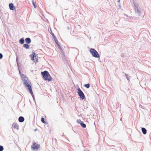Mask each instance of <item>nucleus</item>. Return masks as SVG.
Masks as SVG:
<instances>
[{
	"mask_svg": "<svg viewBox=\"0 0 151 151\" xmlns=\"http://www.w3.org/2000/svg\"><path fill=\"white\" fill-rule=\"evenodd\" d=\"M54 38L55 41H56V40H57V39L55 37H54Z\"/></svg>",
	"mask_w": 151,
	"mask_h": 151,
	"instance_id": "26",
	"label": "nucleus"
},
{
	"mask_svg": "<svg viewBox=\"0 0 151 151\" xmlns=\"http://www.w3.org/2000/svg\"><path fill=\"white\" fill-rule=\"evenodd\" d=\"M80 125L83 128H85L86 127V126L85 124L83 123V122H81L80 124Z\"/></svg>",
	"mask_w": 151,
	"mask_h": 151,
	"instance_id": "14",
	"label": "nucleus"
},
{
	"mask_svg": "<svg viewBox=\"0 0 151 151\" xmlns=\"http://www.w3.org/2000/svg\"><path fill=\"white\" fill-rule=\"evenodd\" d=\"M118 6H119V7L120 8L121 7V6L120 4L118 5Z\"/></svg>",
	"mask_w": 151,
	"mask_h": 151,
	"instance_id": "27",
	"label": "nucleus"
},
{
	"mask_svg": "<svg viewBox=\"0 0 151 151\" xmlns=\"http://www.w3.org/2000/svg\"><path fill=\"white\" fill-rule=\"evenodd\" d=\"M40 146L39 144H36V143H33L32 145L31 146V147L33 149V150L37 149Z\"/></svg>",
	"mask_w": 151,
	"mask_h": 151,
	"instance_id": "6",
	"label": "nucleus"
},
{
	"mask_svg": "<svg viewBox=\"0 0 151 151\" xmlns=\"http://www.w3.org/2000/svg\"><path fill=\"white\" fill-rule=\"evenodd\" d=\"M16 61L17 62V66H18L19 69V65H18V58L17 57L16 58Z\"/></svg>",
	"mask_w": 151,
	"mask_h": 151,
	"instance_id": "24",
	"label": "nucleus"
},
{
	"mask_svg": "<svg viewBox=\"0 0 151 151\" xmlns=\"http://www.w3.org/2000/svg\"><path fill=\"white\" fill-rule=\"evenodd\" d=\"M35 54L34 53L33 54H32L31 55V59L32 60H34V57L35 56Z\"/></svg>",
	"mask_w": 151,
	"mask_h": 151,
	"instance_id": "16",
	"label": "nucleus"
},
{
	"mask_svg": "<svg viewBox=\"0 0 151 151\" xmlns=\"http://www.w3.org/2000/svg\"><path fill=\"white\" fill-rule=\"evenodd\" d=\"M41 121L43 123H45V119L44 118H41Z\"/></svg>",
	"mask_w": 151,
	"mask_h": 151,
	"instance_id": "22",
	"label": "nucleus"
},
{
	"mask_svg": "<svg viewBox=\"0 0 151 151\" xmlns=\"http://www.w3.org/2000/svg\"><path fill=\"white\" fill-rule=\"evenodd\" d=\"M90 84L89 83H88L87 84L84 85V86L86 87L87 88H88L90 87Z\"/></svg>",
	"mask_w": 151,
	"mask_h": 151,
	"instance_id": "18",
	"label": "nucleus"
},
{
	"mask_svg": "<svg viewBox=\"0 0 151 151\" xmlns=\"http://www.w3.org/2000/svg\"><path fill=\"white\" fill-rule=\"evenodd\" d=\"M125 75L127 79V80H128V81H129V76H128V74H127L126 73H125Z\"/></svg>",
	"mask_w": 151,
	"mask_h": 151,
	"instance_id": "17",
	"label": "nucleus"
},
{
	"mask_svg": "<svg viewBox=\"0 0 151 151\" xmlns=\"http://www.w3.org/2000/svg\"><path fill=\"white\" fill-rule=\"evenodd\" d=\"M32 4L33 5V6H34V8H36V3L34 1V0H32Z\"/></svg>",
	"mask_w": 151,
	"mask_h": 151,
	"instance_id": "15",
	"label": "nucleus"
},
{
	"mask_svg": "<svg viewBox=\"0 0 151 151\" xmlns=\"http://www.w3.org/2000/svg\"><path fill=\"white\" fill-rule=\"evenodd\" d=\"M52 35L53 36H54V35L53 34Z\"/></svg>",
	"mask_w": 151,
	"mask_h": 151,
	"instance_id": "29",
	"label": "nucleus"
},
{
	"mask_svg": "<svg viewBox=\"0 0 151 151\" xmlns=\"http://www.w3.org/2000/svg\"><path fill=\"white\" fill-rule=\"evenodd\" d=\"M77 122L78 124H80L81 123V122H82L80 119H78L77 120Z\"/></svg>",
	"mask_w": 151,
	"mask_h": 151,
	"instance_id": "20",
	"label": "nucleus"
},
{
	"mask_svg": "<svg viewBox=\"0 0 151 151\" xmlns=\"http://www.w3.org/2000/svg\"><path fill=\"white\" fill-rule=\"evenodd\" d=\"M12 126L14 128L16 129L17 130L19 129V126L17 123H14L13 124Z\"/></svg>",
	"mask_w": 151,
	"mask_h": 151,
	"instance_id": "8",
	"label": "nucleus"
},
{
	"mask_svg": "<svg viewBox=\"0 0 151 151\" xmlns=\"http://www.w3.org/2000/svg\"><path fill=\"white\" fill-rule=\"evenodd\" d=\"M23 47L26 49H28L29 47V46L28 44H24L23 45Z\"/></svg>",
	"mask_w": 151,
	"mask_h": 151,
	"instance_id": "12",
	"label": "nucleus"
},
{
	"mask_svg": "<svg viewBox=\"0 0 151 151\" xmlns=\"http://www.w3.org/2000/svg\"><path fill=\"white\" fill-rule=\"evenodd\" d=\"M3 149V146L0 145V151H2Z\"/></svg>",
	"mask_w": 151,
	"mask_h": 151,
	"instance_id": "21",
	"label": "nucleus"
},
{
	"mask_svg": "<svg viewBox=\"0 0 151 151\" xmlns=\"http://www.w3.org/2000/svg\"><path fill=\"white\" fill-rule=\"evenodd\" d=\"M133 8L135 13L137 14L138 15L140 16L141 12L138 4L137 3H134Z\"/></svg>",
	"mask_w": 151,
	"mask_h": 151,
	"instance_id": "3",
	"label": "nucleus"
},
{
	"mask_svg": "<svg viewBox=\"0 0 151 151\" xmlns=\"http://www.w3.org/2000/svg\"><path fill=\"white\" fill-rule=\"evenodd\" d=\"M90 52L92 54L93 56L95 58H99V55L97 52L93 48H91L90 50Z\"/></svg>",
	"mask_w": 151,
	"mask_h": 151,
	"instance_id": "4",
	"label": "nucleus"
},
{
	"mask_svg": "<svg viewBox=\"0 0 151 151\" xmlns=\"http://www.w3.org/2000/svg\"><path fill=\"white\" fill-rule=\"evenodd\" d=\"M78 93L80 98L82 99H83L85 98V95L81 90L78 88Z\"/></svg>",
	"mask_w": 151,
	"mask_h": 151,
	"instance_id": "5",
	"label": "nucleus"
},
{
	"mask_svg": "<svg viewBox=\"0 0 151 151\" xmlns=\"http://www.w3.org/2000/svg\"><path fill=\"white\" fill-rule=\"evenodd\" d=\"M124 17H127L126 19H129V17H128V16L126 14H124Z\"/></svg>",
	"mask_w": 151,
	"mask_h": 151,
	"instance_id": "23",
	"label": "nucleus"
},
{
	"mask_svg": "<svg viewBox=\"0 0 151 151\" xmlns=\"http://www.w3.org/2000/svg\"><path fill=\"white\" fill-rule=\"evenodd\" d=\"M26 43L27 44H29L31 42V40L29 38H26L25 39Z\"/></svg>",
	"mask_w": 151,
	"mask_h": 151,
	"instance_id": "9",
	"label": "nucleus"
},
{
	"mask_svg": "<svg viewBox=\"0 0 151 151\" xmlns=\"http://www.w3.org/2000/svg\"><path fill=\"white\" fill-rule=\"evenodd\" d=\"M24 42V40L23 38L19 40V42L21 44H23Z\"/></svg>",
	"mask_w": 151,
	"mask_h": 151,
	"instance_id": "13",
	"label": "nucleus"
},
{
	"mask_svg": "<svg viewBox=\"0 0 151 151\" xmlns=\"http://www.w3.org/2000/svg\"><path fill=\"white\" fill-rule=\"evenodd\" d=\"M120 0H119L118 1V3H120Z\"/></svg>",
	"mask_w": 151,
	"mask_h": 151,
	"instance_id": "28",
	"label": "nucleus"
},
{
	"mask_svg": "<svg viewBox=\"0 0 151 151\" xmlns=\"http://www.w3.org/2000/svg\"><path fill=\"white\" fill-rule=\"evenodd\" d=\"M18 120L19 122H22L24 121V119L23 117L20 116L19 117Z\"/></svg>",
	"mask_w": 151,
	"mask_h": 151,
	"instance_id": "10",
	"label": "nucleus"
},
{
	"mask_svg": "<svg viewBox=\"0 0 151 151\" xmlns=\"http://www.w3.org/2000/svg\"><path fill=\"white\" fill-rule=\"evenodd\" d=\"M3 57V55L2 54L0 53V59H1Z\"/></svg>",
	"mask_w": 151,
	"mask_h": 151,
	"instance_id": "25",
	"label": "nucleus"
},
{
	"mask_svg": "<svg viewBox=\"0 0 151 151\" xmlns=\"http://www.w3.org/2000/svg\"><path fill=\"white\" fill-rule=\"evenodd\" d=\"M9 7L11 10H14L15 9V7L13 6V4L12 3H10L9 4Z\"/></svg>",
	"mask_w": 151,
	"mask_h": 151,
	"instance_id": "7",
	"label": "nucleus"
},
{
	"mask_svg": "<svg viewBox=\"0 0 151 151\" xmlns=\"http://www.w3.org/2000/svg\"><path fill=\"white\" fill-rule=\"evenodd\" d=\"M41 74L43 76V78L45 80L50 81L52 80V78L50 75L49 73L47 71H45L41 72Z\"/></svg>",
	"mask_w": 151,
	"mask_h": 151,
	"instance_id": "2",
	"label": "nucleus"
},
{
	"mask_svg": "<svg viewBox=\"0 0 151 151\" xmlns=\"http://www.w3.org/2000/svg\"><path fill=\"white\" fill-rule=\"evenodd\" d=\"M55 42L56 44H57L58 45V46H59V47L60 48V46L59 45V42L58 40H56V41H55Z\"/></svg>",
	"mask_w": 151,
	"mask_h": 151,
	"instance_id": "19",
	"label": "nucleus"
},
{
	"mask_svg": "<svg viewBox=\"0 0 151 151\" xmlns=\"http://www.w3.org/2000/svg\"><path fill=\"white\" fill-rule=\"evenodd\" d=\"M142 131L143 133L144 134H146L147 133V130L144 127H142Z\"/></svg>",
	"mask_w": 151,
	"mask_h": 151,
	"instance_id": "11",
	"label": "nucleus"
},
{
	"mask_svg": "<svg viewBox=\"0 0 151 151\" xmlns=\"http://www.w3.org/2000/svg\"><path fill=\"white\" fill-rule=\"evenodd\" d=\"M21 76L22 78L23 84L34 98V95H33L30 85L31 82L29 81L27 78L24 75L22 74Z\"/></svg>",
	"mask_w": 151,
	"mask_h": 151,
	"instance_id": "1",
	"label": "nucleus"
}]
</instances>
